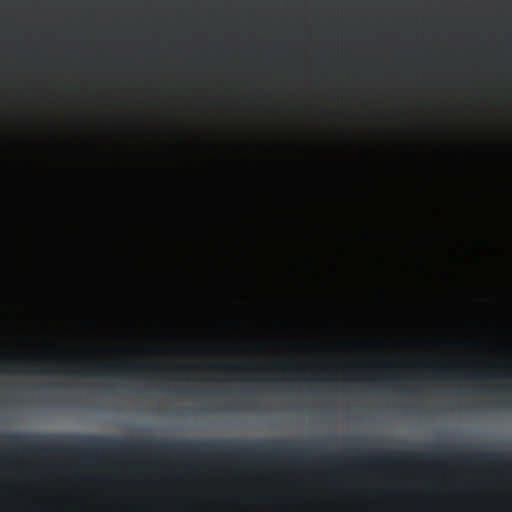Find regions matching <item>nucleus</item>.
Returning a JSON list of instances; mask_svg holds the SVG:
<instances>
[{"label":"nucleus","instance_id":"obj_11","mask_svg":"<svg viewBox=\"0 0 512 512\" xmlns=\"http://www.w3.org/2000/svg\"><path fill=\"white\" fill-rule=\"evenodd\" d=\"M351 454H353V451L346 452V455H351Z\"/></svg>","mask_w":512,"mask_h":512},{"label":"nucleus","instance_id":"obj_7","mask_svg":"<svg viewBox=\"0 0 512 512\" xmlns=\"http://www.w3.org/2000/svg\"><path fill=\"white\" fill-rule=\"evenodd\" d=\"M465 377L471 378V379H483V378H486V375L480 373L479 371H472L471 374H467V375H465Z\"/></svg>","mask_w":512,"mask_h":512},{"label":"nucleus","instance_id":"obj_3","mask_svg":"<svg viewBox=\"0 0 512 512\" xmlns=\"http://www.w3.org/2000/svg\"><path fill=\"white\" fill-rule=\"evenodd\" d=\"M448 458H454L460 463H492L501 465L504 459L512 462V453L447 452L443 450V446H435V462H443Z\"/></svg>","mask_w":512,"mask_h":512},{"label":"nucleus","instance_id":"obj_4","mask_svg":"<svg viewBox=\"0 0 512 512\" xmlns=\"http://www.w3.org/2000/svg\"><path fill=\"white\" fill-rule=\"evenodd\" d=\"M417 368L422 369V370H432L433 374H435V375H437L439 377H444V378H454V377H456V374H454L452 372H449V371H446V370L439 369L431 361L419 362V363H417Z\"/></svg>","mask_w":512,"mask_h":512},{"label":"nucleus","instance_id":"obj_2","mask_svg":"<svg viewBox=\"0 0 512 512\" xmlns=\"http://www.w3.org/2000/svg\"><path fill=\"white\" fill-rule=\"evenodd\" d=\"M161 365L157 363H126V364H61L56 368L37 370L28 362H7L0 368V372L7 374L25 373L27 375H55L64 373L66 376H103V375H133L140 377L145 371H159Z\"/></svg>","mask_w":512,"mask_h":512},{"label":"nucleus","instance_id":"obj_1","mask_svg":"<svg viewBox=\"0 0 512 512\" xmlns=\"http://www.w3.org/2000/svg\"><path fill=\"white\" fill-rule=\"evenodd\" d=\"M0 445L12 451L22 449L25 452L76 454L85 457L88 454H132L149 452L157 455L173 453L190 456H222L247 459L251 456L270 455L274 458L284 457L291 461L333 462L331 455L317 457L312 451L295 448L289 440L249 442L248 440H120L102 436H67L51 435H0Z\"/></svg>","mask_w":512,"mask_h":512},{"label":"nucleus","instance_id":"obj_10","mask_svg":"<svg viewBox=\"0 0 512 512\" xmlns=\"http://www.w3.org/2000/svg\"><path fill=\"white\" fill-rule=\"evenodd\" d=\"M369 382H374V378L373 377H369Z\"/></svg>","mask_w":512,"mask_h":512},{"label":"nucleus","instance_id":"obj_8","mask_svg":"<svg viewBox=\"0 0 512 512\" xmlns=\"http://www.w3.org/2000/svg\"><path fill=\"white\" fill-rule=\"evenodd\" d=\"M130 511L131 512H141V511H143V506H141V505H132V506H130Z\"/></svg>","mask_w":512,"mask_h":512},{"label":"nucleus","instance_id":"obj_9","mask_svg":"<svg viewBox=\"0 0 512 512\" xmlns=\"http://www.w3.org/2000/svg\"><path fill=\"white\" fill-rule=\"evenodd\" d=\"M190 508H191V506H189V505L185 506L186 511H189Z\"/></svg>","mask_w":512,"mask_h":512},{"label":"nucleus","instance_id":"obj_5","mask_svg":"<svg viewBox=\"0 0 512 512\" xmlns=\"http://www.w3.org/2000/svg\"><path fill=\"white\" fill-rule=\"evenodd\" d=\"M218 369H221L224 372H232V371H247L253 368V364H219L217 366Z\"/></svg>","mask_w":512,"mask_h":512},{"label":"nucleus","instance_id":"obj_6","mask_svg":"<svg viewBox=\"0 0 512 512\" xmlns=\"http://www.w3.org/2000/svg\"><path fill=\"white\" fill-rule=\"evenodd\" d=\"M58 508L54 504H45L41 506V512H56Z\"/></svg>","mask_w":512,"mask_h":512},{"label":"nucleus","instance_id":"obj_12","mask_svg":"<svg viewBox=\"0 0 512 512\" xmlns=\"http://www.w3.org/2000/svg\"><path fill=\"white\" fill-rule=\"evenodd\" d=\"M314 376H315V377H317V375H312V377H311V378H309V379H315V377H314Z\"/></svg>","mask_w":512,"mask_h":512}]
</instances>
